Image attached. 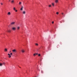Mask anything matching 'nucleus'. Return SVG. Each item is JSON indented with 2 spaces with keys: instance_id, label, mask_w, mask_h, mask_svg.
Returning <instances> with one entry per match:
<instances>
[{
  "instance_id": "obj_1",
  "label": "nucleus",
  "mask_w": 77,
  "mask_h": 77,
  "mask_svg": "<svg viewBox=\"0 0 77 77\" xmlns=\"http://www.w3.org/2000/svg\"><path fill=\"white\" fill-rule=\"evenodd\" d=\"M11 29L12 30L15 31V30H16V27H13L11 28Z\"/></svg>"
},
{
  "instance_id": "obj_2",
  "label": "nucleus",
  "mask_w": 77,
  "mask_h": 77,
  "mask_svg": "<svg viewBox=\"0 0 77 77\" xmlns=\"http://www.w3.org/2000/svg\"><path fill=\"white\" fill-rule=\"evenodd\" d=\"M12 51L13 52V53H17V50H16L15 49H14L12 50Z\"/></svg>"
},
{
  "instance_id": "obj_3",
  "label": "nucleus",
  "mask_w": 77,
  "mask_h": 77,
  "mask_svg": "<svg viewBox=\"0 0 77 77\" xmlns=\"http://www.w3.org/2000/svg\"><path fill=\"white\" fill-rule=\"evenodd\" d=\"M15 22H12L10 24H11V25H14V24H15Z\"/></svg>"
},
{
  "instance_id": "obj_4",
  "label": "nucleus",
  "mask_w": 77,
  "mask_h": 77,
  "mask_svg": "<svg viewBox=\"0 0 77 77\" xmlns=\"http://www.w3.org/2000/svg\"><path fill=\"white\" fill-rule=\"evenodd\" d=\"M38 53H35L33 54V56H35L36 55H38Z\"/></svg>"
},
{
  "instance_id": "obj_5",
  "label": "nucleus",
  "mask_w": 77,
  "mask_h": 77,
  "mask_svg": "<svg viewBox=\"0 0 77 77\" xmlns=\"http://www.w3.org/2000/svg\"><path fill=\"white\" fill-rule=\"evenodd\" d=\"M8 32L9 33H11V30L10 29L8 30Z\"/></svg>"
},
{
  "instance_id": "obj_6",
  "label": "nucleus",
  "mask_w": 77,
  "mask_h": 77,
  "mask_svg": "<svg viewBox=\"0 0 77 77\" xmlns=\"http://www.w3.org/2000/svg\"><path fill=\"white\" fill-rule=\"evenodd\" d=\"M21 51L22 53H24V52H25V51H24L23 50H21Z\"/></svg>"
},
{
  "instance_id": "obj_7",
  "label": "nucleus",
  "mask_w": 77,
  "mask_h": 77,
  "mask_svg": "<svg viewBox=\"0 0 77 77\" xmlns=\"http://www.w3.org/2000/svg\"><path fill=\"white\" fill-rule=\"evenodd\" d=\"M8 15H11V12H8Z\"/></svg>"
},
{
  "instance_id": "obj_8",
  "label": "nucleus",
  "mask_w": 77,
  "mask_h": 77,
  "mask_svg": "<svg viewBox=\"0 0 77 77\" xmlns=\"http://www.w3.org/2000/svg\"><path fill=\"white\" fill-rule=\"evenodd\" d=\"M8 55L9 56H8V57H11V55L10 54H8Z\"/></svg>"
},
{
  "instance_id": "obj_9",
  "label": "nucleus",
  "mask_w": 77,
  "mask_h": 77,
  "mask_svg": "<svg viewBox=\"0 0 77 77\" xmlns=\"http://www.w3.org/2000/svg\"><path fill=\"white\" fill-rule=\"evenodd\" d=\"M55 2L56 3H58V0H55Z\"/></svg>"
},
{
  "instance_id": "obj_10",
  "label": "nucleus",
  "mask_w": 77,
  "mask_h": 77,
  "mask_svg": "<svg viewBox=\"0 0 77 77\" xmlns=\"http://www.w3.org/2000/svg\"><path fill=\"white\" fill-rule=\"evenodd\" d=\"M23 6H22V8H20L21 11H23Z\"/></svg>"
},
{
  "instance_id": "obj_11",
  "label": "nucleus",
  "mask_w": 77,
  "mask_h": 77,
  "mask_svg": "<svg viewBox=\"0 0 77 77\" xmlns=\"http://www.w3.org/2000/svg\"><path fill=\"white\" fill-rule=\"evenodd\" d=\"M20 29V27L19 26H18L17 28V29L18 30H19V29Z\"/></svg>"
},
{
  "instance_id": "obj_12",
  "label": "nucleus",
  "mask_w": 77,
  "mask_h": 77,
  "mask_svg": "<svg viewBox=\"0 0 77 77\" xmlns=\"http://www.w3.org/2000/svg\"><path fill=\"white\" fill-rule=\"evenodd\" d=\"M23 14H26V11H24L23 12Z\"/></svg>"
},
{
  "instance_id": "obj_13",
  "label": "nucleus",
  "mask_w": 77,
  "mask_h": 77,
  "mask_svg": "<svg viewBox=\"0 0 77 77\" xmlns=\"http://www.w3.org/2000/svg\"><path fill=\"white\" fill-rule=\"evenodd\" d=\"M5 51L6 52L8 51V49L6 48L5 49Z\"/></svg>"
},
{
  "instance_id": "obj_14",
  "label": "nucleus",
  "mask_w": 77,
  "mask_h": 77,
  "mask_svg": "<svg viewBox=\"0 0 77 77\" xmlns=\"http://www.w3.org/2000/svg\"><path fill=\"white\" fill-rule=\"evenodd\" d=\"M52 5L53 6H54V3H53L52 4Z\"/></svg>"
},
{
  "instance_id": "obj_15",
  "label": "nucleus",
  "mask_w": 77,
  "mask_h": 77,
  "mask_svg": "<svg viewBox=\"0 0 77 77\" xmlns=\"http://www.w3.org/2000/svg\"><path fill=\"white\" fill-rule=\"evenodd\" d=\"M3 65V64L2 63H0V66H2Z\"/></svg>"
},
{
  "instance_id": "obj_16",
  "label": "nucleus",
  "mask_w": 77,
  "mask_h": 77,
  "mask_svg": "<svg viewBox=\"0 0 77 77\" xmlns=\"http://www.w3.org/2000/svg\"><path fill=\"white\" fill-rule=\"evenodd\" d=\"M13 9H14V11L16 10V9H15V7H14Z\"/></svg>"
},
{
  "instance_id": "obj_17",
  "label": "nucleus",
  "mask_w": 77,
  "mask_h": 77,
  "mask_svg": "<svg viewBox=\"0 0 77 77\" xmlns=\"http://www.w3.org/2000/svg\"><path fill=\"white\" fill-rule=\"evenodd\" d=\"M21 3H22L21 2H20L19 4V5H21Z\"/></svg>"
},
{
  "instance_id": "obj_18",
  "label": "nucleus",
  "mask_w": 77,
  "mask_h": 77,
  "mask_svg": "<svg viewBox=\"0 0 77 77\" xmlns=\"http://www.w3.org/2000/svg\"><path fill=\"white\" fill-rule=\"evenodd\" d=\"M14 0H13L11 1L12 3H14Z\"/></svg>"
},
{
  "instance_id": "obj_19",
  "label": "nucleus",
  "mask_w": 77,
  "mask_h": 77,
  "mask_svg": "<svg viewBox=\"0 0 77 77\" xmlns=\"http://www.w3.org/2000/svg\"><path fill=\"white\" fill-rule=\"evenodd\" d=\"M35 45H36L37 46H38V44L37 43H36L35 44Z\"/></svg>"
},
{
  "instance_id": "obj_20",
  "label": "nucleus",
  "mask_w": 77,
  "mask_h": 77,
  "mask_svg": "<svg viewBox=\"0 0 77 77\" xmlns=\"http://www.w3.org/2000/svg\"><path fill=\"white\" fill-rule=\"evenodd\" d=\"M49 7L50 8V7H51V5H49Z\"/></svg>"
},
{
  "instance_id": "obj_21",
  "label": "nucleus",
  "mask_w": 77,
  "mask_h": 77,
  "mask_svg": "<svg viewBox=\"0 0 77 77\" xmlns=\"http://www.w3.org/2000/svg\"><path fill=\"white\" fill-rule=\"evenodd\" d=\"M56 14H57V15H58L59 14V12H57Z\"/></svg>"
},
{
  "instance_id": "obj_22",
  "label": "nucleus",
  "mask_w": 77,
  "mask_h": 77,
  "mask_svg": "<svg viewBox=\"0 0 77 77\" xmlns=\"http://www.w3.org/2000/svg\"><path fill=\"white\" fill-rule=\"evenodd\" d=\"M1 5H3V3H1Z\"/></svg>"
},
{
  "instance_id": "obj_23",
  "label": "nucleus",
  "mask_w": 77,
  "mask_h": 77,
  "mask_svg": "<svg viewBox=\"0 0 77 77\" xmlns=\"http://www.w3.org/2000/svg\"><path fill=\"white\" fill-rule=\"evenodd\" d=\"M52 24H54V21H52Z\"/></svg>"
},
{
  "instance_id": "obj_24",
  "label": "nucleus",
  "mask_w": 77,
  "mask_h": 77,
  "mask_svg": "<svg viewBox=\"0 0 77 77\" xmlns=\"http://www.w3.org/2000/svg\"><path fill=\"white\" fill-rule=\"evenodd\" d=\"M10 55H12V53H11Z\"/></svg>"
},
{
  "instance_id": "obj_25",
  "label": "nucleus",
  "mask_w": 77,
  "mask_h": 77,
  "mask_svg": "<svg viewBox=\"0 0 77 77\" xmlns=\"http://www.w3.org/2000/svg\"><path fill=\"white\" fill-rule=\"evenodd\" d=\"M38 56H41V54H38Z\"/></svg>"
},
{
  "instance_id": "obj_26",
  "label": "nucleus",
  "mask_w": 77,
  "mask_h": 77,
  "mask_svg": "<svg viewBox=\"0 0 77 77\" xmlns=\"http://www.w3.org/2000/svg\"><path fill=\"white\" fill-rule=\"evenodd\" d=\"M3 65H5V63H3L2 64Z\"/></svg>"
},
{
  "instance_id": "obj_27",
  "label": "nucleus",
  "mask_w": 77,
  "mask_h": 77,
  "mask_svg": "<svg viewBox=\"0 0 77 77\" xmlns=\"http://www.w3.org/2000/svg\"><path fill=\"white\" fill-rule=\"evenodd\" d=\"M18 66L19 68H21V67H19V66Z\"/></svg>"
},
{
  "instance_id": "obj_28",
  "label": "nucleus",
  "mask_w": 77,
  "mask_h": 77,
  "mask_svg": "<svg viewBox=\"0 0 77 77\" xmlns=\"http://www.w3.org/2000/svg\"><path fill=\"white\" fill-rule=\"evenodd\" d=\"M62 15H63V13H62Z\"/></svg>"
},
{
  "instance_id": "obj_29",
  "label": "nucleus",
  "mask_w": 77,
  "mask_h": 77,
  "mask_svg": "<svg viewBox=\"0 0 77 77\" xmlns=\"http://www.w3.org/2000/svg\"><path fill=\"white\" fill-rule=\"evenodd\" d=\"M17 10H16V11H16V12H17Z\"/></svg>"
},
{
  "instance_id": "obj_30",
  "label": "nucleus",
  "mask_w": 77,
  "mask_h": 77,
  "mask_svg": "<svg viewBox=\"0 0 77 77\" xmlns=\"http://www.w3.org/2000/svg\"><path fill=\"white\" fill-rule=\"evenodd\" d=\"M60 22V23H62V22Z\"/></svg>"
},
{
  "instance_id": "obj_31",
  "label": "nucleus",
  "mask_w": 77,
  "mask_h": 77,
  "mask_svg": "<svg viewBox=\"0 0 77 77\" xmlns=\"http://www.w3.org/2000/svg\"><path fill=\"white\" fill-rule=\"evenodd\" d=\"M10 52L11 53V51H10Z\"/></svg>"
},
{
  "instance_id": "obj_32",
  "label": "nucleus",
  "mask_w": 77,
  "mask_h": 77,
  "mask_svg": "<svg viewBox=\"0 0 77 77\" xmlns=\"http://www.w3.org/2000/svg\"><path fill=\"white\" fill-rule=\"evenodd\" d=\"M9 2H10V0H9Z\"/></svg>"
}]
</instances>
